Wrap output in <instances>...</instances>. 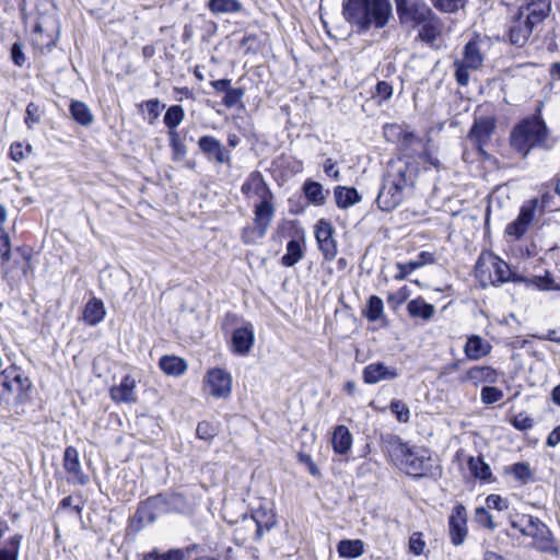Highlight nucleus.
Masks as SVG:
<instances>
[{
	"mask_svg": "<svg viewBox=\"0 0 560 560\" xmlns=\"http://www.w3.org/2000/svg\"><path fill=\"white\" fill-rule=\"evenodd\" d=\"M417 174L418 168L411 161L390 160L376 198L378 208L382 211L397 208L412 192Z\"/></svg>",
	"mask_w": 560,
	"mask_h": 560,
	"instance_id": "nucleus-1",
	"label": "nucleus"
},
{
	"mask_svg": "<svg viewBox=\"0 0 560 560\" xmlns=\"http://www.w3.org/2000/svg\"><path fill=\"white\" fill-rule=\"evenodd\" d=\"M386 452L397 467L416 479L441 475L440 466L428 448L409 446L397 435H388L385 441Z\"/></svg>",
	"mask_w": 560,
	"mask_h": 560,
	"instance_id": "nucleus-2",
	"label": "nucleus"
},
{
	"mask_svg": "<svg viewBox=\"0 0 560 560\" xmlns=\"http://www.w3.org/2000/svg\"><path fill=\"white\" fill-rule=\"evenodd\" d=\"M510 147L522 159H526L532 151H550L557 143L546 121L539 115H532L521 119L511 130Z\"/></svg>",
	"mask_w": 560,
	"mask_h": 560,
	"instance_id": "nucleus-3",
	"label": "nucleus"
},
{
	"mask_svg": "<svg viewBox=\"0 0 560 560\" xmlns=\"http://www.w3.org/2000/svg\"><path fill=\"white\" fill-rule=\"evenodd\" d=\"M342 14L359 33L384 28L393 18L389 0H343Z\"/></svg>",
	"mask_w": 560,
	"mask_h": 560,
	"instance_id": "nucleus-4",
	"label": "nucleus"
},
{
	"mask_svg": "<svg viewBox=\"0 0 560 560\" xmlns=\"http://www.w3.org/2000/svg\"><path fill=\"white\" fill-rule=\"evenodd\" d=\"M241 191L247 198L256 197L259 200L255 205L254 230L259 237H262L273 218L272 192L259 171H254L248 175Z\"/></svg>",
	"mask_w": 560,
	"mask_h": 560,
	"instance_id": "nucleus-5",
	"label": "nucleus"
},
{
	"mask_svg": "<svg viewBox=\"0 0 560 560\" xmlns=\"http://www.w3.org/2000/svg\"><path fill=\"white\" fill-rule=\"evenodd\" d=\"M475 271L483 287L487 284L497 287L508 281H526V278L512 272L510 266L504 260L491 253L480 255L476 262Z\"/></svg>",
	"mask_w": 560,
	"mask_h": 560,
	"instance_id": "nucleus-6",
	"label": "nucleus"
},
{
	"mask_svg": "<svg viewBox=\"0 0 560 560\" xmlns=\"http://www.w3.org/2000/svg\"><path fill=\"white\" fill-rule=\"evenodd\" d=\"M521 521H526V526L522 527L521 534L533 538L534 548L541 552L558 553L552 533L545 523L538 517L527 514H522Z\"/></svg>",
	"mask_w": 560,
	"mask_h": 560,
	"instance_id": "nucleus-7",
	"label": "nucleus"
},
{
	"mask_svg": "<svg viewBox=\"0 0 560 560\" xmlns=\"http://www.w3.org/2000/svg\"><path fill=\"white\" fill-rule=\"evenodd\" d=\"M483 56L477 40H469L463 50V59L454 61L455 80L466 86L469 83V70H477L482 66Z\"/></svg>",
	"mask_w": 560,
	"mask_h": 560,
	"instance_id": "nucleus-8",
	"label": "nucleus"
},
{
	"mask_svg": "<svg viewBox=\"0 0 560 560\" xmlns=\"http://www.w3.org/2000/svg\"><path fill=\"white\" fill-rule=\"evenodd\" d=\"M395 3L400 24L410 27L419 26L434 13L424 0H397Z\"/></svg>",
	"mask_w": 560,
	"mask_h": 560,
	"instance_id": "nucleus-9",
	"label": "nucleus"
},
{
	"mask_svg": "<svg viewBox=\"0 0 560 560\" xmlns=\"http://www.w3.org/2000/svg\"><path fill=\"white\" fill-rule=\"evenodd\" d=\"M177 499V495L158 494L148 498L141 502L135 514L136 520L141 525H147L155 522L162 515L171 512L172 503Z\"/></svg>",
	"mask_w": 560,
	"mask_h": 560,
	"instance_id": "nucleus-10",
	"label": "nucleus"
},
{
	"mask_svg": "<svg viewBox=\"0 0 560 560\" xmlns=\"http://www.w3.org/2000/svg\"><path fill=\"white\" fill-rule=\"evenodd\" d=\"M495 128L497 120L493 116H480L475 118L467 138L480 154L487 155L485 147L490 142Z\"/></svg>",
	"mask_w": 560,
	"mask_h": 560,
	"instance_id": "nucleus-11",
	"label": "nucleus"
},
{
	"mask_svg": "<svg viewBox=\"0 0 560 560\" xmlns=\"http://www.w3.org/2000/svg\"><path fill=\"white\" fill-rule=\"evenodd\" d=\"M243 524L246 529L255 527L254 539L259 541L264 534L276 525V516L271 510L258 508L253 511L250 516H243Z\"/></svg>",
	"mask_w": 560,
	"mask_h": 560,
	"instance_id": "nucleus-12",
	"label": "nucleus"
},
{
	"mask_svg": "<svg viewBox=\"0 0 560 560\" xmlns=\"http://www.w3.org/2000/svg\"><path fill=\"white\" fill-rule=\"evenodd\" d=\"M468 534L467 511L463 504H456L448 517V535L454 546L464 544Z\"/></svg>",
	"mask_w": 560,
	"mask_h": 560,
	"instance_id": "nucleus-13",
	"label": "nucleus"
},
{
	"mask_svg": "<svg viewBox=\"0 0 560 560\" xmlns=\"http://www.w3.org/2000/svg\"><path fill=\"white\" fill-rule=\"evenodd\" d=\"M206 387L209 389V394L211 396L215 398H225L231 394L232 376L223 369H212L207 373Z\"/></svg>",
	"mask_w": 560,
	"mask_h": 560,
	"instance_id": "nucleus-14",
	"label": "nucleus"
},
{
	"mask_svg": "<svg viewBox=\"0 0 560 560\" xmlns=\"http://www.w3.org/2000/svg\"><path fill=\"white\" fill-rule=\"evenodd\" d=\"M334 228L330 222L319 220L316 224L315 237L318 248L326 260H332L337 255V243L332 237Z\"/></svg>",
	"mask_w": 560,
	"mask_h": 560,
	"instance_id": "nucleus-15",
	"label": "nucleus"
},
{
	"mask_svg": "<svg viewBox=\"0 0 560 560\" xmlns=\"http://www.w3.org/2000/svg\"><path fill=\"white\" fill-rule=\"evenodd\" d=\"M536 205L537 201L533 200L521 208L517 218L505 228L508 236L520 240L527 232L535 215Z\"/></svg>",
	"mask_w": 560,
	"mask_h": 560,
	"instance_id": "nucleus-16",
	"label": "nucleus"
},
{
	"mask_svg": "<svg viewBox=\"0 0 560 560\" xmlns=\"http://www.w3.org/2000/svg\"><path fill=\"white\" fill-rule=\"evenodd\" d=\"M198 147L209 160H214L219 164H231V153L219 139L202 136L198 140Z\"/></svg>",
	"mask_w": 560,
	"mask_h": 560,
	"instance_id": "nucleus-17",
	"label": "nucleus"
},
{
	"mask_svg": "<svg viewBox=\"0 0 560 560\" xmlns=\"http://www.w3.org/2000/svg\"><path fill=\"white\" fill-rule=\"evenodd\" d=\"M535 26V24L527 22V18L524 16V9H520L509 26L510 42L517 47H523L528 42Z\"/></svg>",
	"mask_w": 560,
	"mask_h": 560,
	"instance_id": "nucleus-18",
	"label": "nucleus"
},
{
	"mask_svg": "<svg viewBox=\"0 0 560 560\" xmlns=\"http://www.w3.org/2000/svg\"><path fill=\"white\" fill-rule=\"evenodd\" d=\"M254 327L250 323H246L232 332L231 350L235 354L247 355L254 346Z\"/></svg>",
	"mask_w": 560,
	"mask_h": 560,
	"instance_id": "nucleus-19",
	"label": "nucleus"
},
{
	"mask_svg": "<svg viewBox=\"0 0 560 560\" xmlns=\"http://www.w3.org/2000/svg\"><path fill=\"white\" fill-rule=\"evenodd\" d=\"M500 373L490 365H476L466 371L460 377L462 383H469L474 386L480 384H495Z\"/></svg>",
	"mask_w": 560,
	"mask_h": 560,
	"instance_id": "nucleus-20",
	"label": "nucleus"
},
{
	"mask_svg": "<svg viewBox=\"0 0 560 560\" xmlns=\"http://www.w3.org/2000/svg\"><path fill=\"white\" fill-rule=\"evenodd\" d=\"M398 372L394 368H388L382 362H375L366 365L362 372V378L365 384H376L381 381L395 380Z\"/></svg>",
	"mask_w": 560,
	"mask_h": 560,
	"instance_id": "nucleus-21",
	"label": "nucleus"
},
{
	"mask_svg": "<svg viewBox=\"0 0 560 560\" xmlns=\"http://www.w3.org/2000/svg\"><path fill=\"white\" fill-rule=\"evenodd\" d=\"M520 9H524V16L527 18L529 24L536 26L544 22L551 11L550 0H526L525 5Z\"/></svg>",
	"mask_w": 560,
	"mask_h": 560,
	"instance_id": "nucleus-22",
	"label": "nucleus"
},
{
	"mask_svg": "<svg viewBox=\"0 0 560 560\" xmlns=\"http://www.w3.org/2000/svg\"><path fill=\"white\" fill-rule=\"evenodd\" d=\"M425 142L422 138L416 136L412 131H401L399 137V151L398 159H406L416 163V154L420 148H423Z\"/></svg>",
	"mask_w": 560,
	"mask_h": 560,
	"instance_id": "nucleus-23",
	"label": "nucleus"
},
{
	"mask_svg": "<svg viewBox=\"0 0 560 560\" xmlns=\"http://www.w3.org/2000/svg\"><path fill=\"white\" fill-rule=\"evenodd\" d=\"M110 397L116 402H135L137 400L135 378L125 375L119 385L110 388Z\"/></svg>",
	"mask_w": 560,
	"mask_h": 560,
	"instance_id": "nucleus-24",
	"label": "nucleus"
},
{
	"mask_svg": "<svg viewBox=\"0 0 560 560\" xmlns=\"http://www.w3.org/2000/svg\"><path fill=\"white\" fill-rule=\"evenodd\" d=\"M435 261L434 254L430 252H421L417 259L410 260L406 264L398 262L397 269L399 270L398 273L395 276L396 280H404L406 279L412 271H415L418 268H421L425 265L433 264Z\"/></svg>",
	"mask_w": 560,
	"mask_h": 560,
	"instance_id": "nucleus-25",
	"label": "nucleus"
},
{
	"mask_svg": "<svg viewBox=\"0 0 560 560\" xmlns=\"http://www.w3.org/2000/svg\"><path fill=\"white\" fill-rule=\"evenodd\" d=\"M332 450L336 454L347 455L352 446V434L349 429L343 425H337L331 438Z\"/></svg>",
	"mask_w": 560,
	"mask_h": 560,
	"instance_id": "nucleus-26",
	"label": "nucleus"
},
{
	"mask_svg": "<svg viewBox=\"0 0 560 560\" xmlns=\"http://www.w3.org/2000/svg\"><path fill=\"white\" fill-rule=\"evenodd\" d=\"M105 315L104 303L97 298H92L84 306L83 320L90 326L100 324L105 318Z\"/></svg>",
	"mask_w": 560,
	"mask_h": 560,
	"instance_id": "nucleus-27",
	"label": "nucleus"
},
{
	"mask_svg": "<svg viewBox=\"0 0 560 560\" xmlns=\"http://www.w3.org/2000/svg\"><path fill=\"white\" fill-rule=\"evenodd\" d=\"M490 350L491 346L477 335L469 337L464 347V352L469 360H479L486 357Z\"/></svg>",
	"mask_w": 560,
	"mask_h": 560,
	"instance_id": "nucleus-28",
	"label": "nucleus"
},
{
	"mask_svg": "<svg viewBox=\"0 0 560 560\" xmlns=\"http://www.w3.org/2000/svg\"><path fill=\"white\" fill-rule=\"evenodd\" d=\"M63 468L65 470L72 475L77 480L81 483L83 480V472L81 469V464L79 459L78 450L73 446H67L63 453Z\"/></svg>",
	"mask_w": 560,
	"mask_h": 560,
	"instance_id": "nucleus-29",
	"label": "nucleus"
},
{
	"mask_svg": "<svg viewBox=\"0 0 560 560\" xmlns=\"http://www.w3.org/2000/svg\"><path fill=\"white\" fill-rule=\"evenodd\" d=\"M407 312L411 317L429 320L433 317L435 307L422 298H417L408 302Z\"/></svg>",
	"mask_w": 560,
	"mask_h": 560,
	"instance_id": "nucleus-30",
	"label": "nucleus"
},
{
	"mask_svg": "<svg viewBox=\"0 0 560 560\" xmlns=\"http://www.w3.org/2000/svg\"><path fill=\"white\" fill-rule=\"evenodd\" d=\"M336 205L340 209H347L361 200V196L353 187L337 186L334 190Z\"/></svg>",
	"mask_w": 560,
	"mask_h": 560,
	"instance_id": "nucleus-31",
	"label": "nucleus"
},
{
	"mask_svg": "<svg viewBox=\"0 0 560 560\" xmlns=\"http://www.w3.org/2000/svg\"><path fill=\"white\" fill-rule=\"evenodd\" d=\"M467 464L471 475L475 478L486 482H491L494 480L489 464H487L481 456H470L467 460Z\"/></svg>",
	"mask_w": 560,
	"mask_h": 560,
	"instance_id": "nucleus-32",
	"label": "nucleus"
},
{
	"mask_svg": "<svg viewBox=\"0 0 560 560\" xmlns=\"http://www.w3.org/2000/svg\"><path fill=\"white\" fill-rule=\"evenodd\" d=\"M159 365L164 373L173 376H180L187 371L186 361L176 355H163Z\"/></svg>",
	"mask_w": 560,
	"mask_h": 560,
	"instance_id": "nucleus-33",
	"label": "nucleus"
},
{
	"mask_svg": "<svg viewBox=\"0 0 560 560\" xmlns=\"http://www.w3.org/2000/svg\"><path fill=\"white\" fill-rule=\"evenodd\" d=\"M440 19L433 13L425 22L420 23L421 26L418 37L425 43H433L440 35Z\"/></svg>",
	"mask_w": 560,
	"mask_h": 560,
	"instance_id": "nucleus-34",
	"label": "nucleus"
},
{
	"mask_svg": "<svg viewBox=\"0 0 560 560\" xmlns=\"http://www.w3.org/2000/svg\"><path fill=\"white\" fill-rule=\"evenodd\" d=\"M337 551L341 558H358L364 553V542L361 539H343L338 542Z\"/></svg>",
	"mask_w": 560,
	"mask_h": 560,
	"instance_id": "nucleus-35",
	"label": "nucleus"
},
{
	"mask_svg": "<svg viewBox=\"0 0 560 560\" xmlns=\"http://www.w3.org/2000/svg\"><path fill=\"white\" fill-rule=\"evenodd\" d=\"M303 192L306 199L315 206H323L326 202V195H328V190L324 192V188L320 183L311 179H307L304 183Z\"/></svg>",
	"mask_w": 560,
	"mask_h": 560,
	"instance_id": "nucleus-36",
	"label": "nucleus"
},
{
	"mask_svg": "<svg viewBox=\"0 0 560 560\" xmlns=\"http://www.w3.org/2000/svg\"><path fill=\"white\" fill-rule=\"evenodd\" d=\"M304 257V248L299 240H291L287 244V253L281 258L285 267H293Z\"/></svg>",
	"mask_w": 560,
	"mask_h": 560,
	"instance_id": "nucleus-37",
	"label": "nucleus"
},
{
	"mask_svg": "<svg viewBox=\"0 0 560 560\" xmlns=\"http://www.w3.org/2000/svg\"><path fill=\"white\" fill-rule=\"evenodd\" d=\"M207 7L213 14L236 13L243 9L238 0H209Z\"/></svg>",
	"mask_w": 560,
	"mask_h": 560,
	"instance_id": "nucleus-38",
	"label": "nucleus"
},
{
	"mask_svg": "<svg viewBox=\"0 0 560 560\" xmlns=\"http://www.w3.org/2000/svg\"><path fill=\"white\" fill-rule=\"evenodd\" d=\"M505 472L512 475L523 485L532 481L534 478L533 470L528 463L518 462L505 468Z\"/></svg>",
	"mask_w": 560,
	"mask_h": 560,
	"instance_id": "nucleus-39",
	"label": "nucleus"
},
{
	"mask_svg": "<svg viewBox=\"0 0 560 560\" xmlns=\"http://www.w3.org/2000/svg\"><path fill=\"white\" fill-rule=\"evenodd\" d=\"M72 118L82 126H90L93 122V115L90 108L82 102L73 101L70 105Z\"/></svg>",
	"mask_w": 560,
	"mask_h": 560,
	"instance_id": "nucleus-40",
	"label": "nucleus"
},
{
	"mask_svg": "<svg viewBox=\"0 0 560 560\" xmlns=\"http://www.w3.org/2000/svg\"><path fill=\"white\" fill-rule=\"evenodd\" d=\"M185 117V112L180 105H172L167 108L164 115V124L168 131H176V128L182 124Z\"/></svg>",
	"mask_w": 560,
	"mask_h": 560,
	"instance_id": "nucleus-41",
	"label": "nucleus"
},
{
	"mask_svg": "<svg viewBox=\"0 0 560 560\" xmlns=\"http://www.w3.org/2000/svg\"><path fill=\"white\" fill-rule=\"evenodd\" d=\"M384 312V304L381 298L372 295L368 300L366 310L363 312L364 316L370 322L378 320Z\"/></svg>",
	"mask_w": 560,
	"mask_h": 560,
	"instance_id": "nucleus-42",
	"label": "nucleus"
},
{
	"mask_svg": "<svg viewBox=\"0 0 560 560\" xmlns=\"http://www.w3.org/2000/svg\"><path fill=\"white\" fill-rule=\"evenodd\" d=\"M173 161L179 162L186 158L187 148L177 131H168Z\"/></svg>",
	"mask_w": 560,
	"mask_h": 560,
	"instance_id": "nucleus-43",
	"label": "nucleus"
},
{
	"mask_svg": "<svg viewBox=\"0 0 560 560\" xmlns=\"http://www.w3.org/2000/svg\"><path fill=\"white\" fill-rule=\"evenodd\" d=\"M5 378H8V376H5ZM2 385L8 392H18L19 394H23L31 387V382L26 376L18 373L11 380H5Z\"/></svg>",
	"mask_w": 560,
	"mask_h": 560,
	"instance_id": "nucleus-44",
	"label": "nucleus"
},
{
	"mask_svg": "<svg viewBox=\"0 0 560 560\" xmlns=\"http://www.w3.org/2000/svg\"><path fill=\"white\" fill-rule=\"evenodd\" d=\"M433 7L443 13H456L465 9L468 0H430Z\"/></svg>",
	"mask_w": 560,
	"mask_h": 560,
	"instance_id": "nucleus-45",
	"label": "nucleus"
},
{
	"mask_svg": "<svg viewBox=\"0 0 560 560\" xmlns=\"http://www.w3.org/2000/svg\"><path fill=\"white\" fill-rule=\"evenodd\" d=\"M245 95V89L243 88H230L223 100H222V104L228 107V108H231V107H234L238 104H242V100Z\"/></svg>",
	"mask_w": 560,
	"mask_h": 560,
	"instance_id": "nucleus-46",
	"label": "nucleus"
},
{
	"mask_svg": "<svg viewBox=\"0 0 560 560\" xmlns=\"http://www.w3.org/2000/svg\"><path fill=\"white\" fill-rule=\"evenodd\" d=\"M503 396V392L494 386H483L480 393V399L485 405L495 404L500 401Z\"/></svg>",
	"mask_w": 560,
	"mask_h": 560,
	"instance_id": "nucleus-47",
	"label": "nucleus"
},
{
	"mask_svg": "<svg viewBox=\"0 0 560 560\" xmlns=\"http://www.w3.org/2000/svg\"><path fill=\"white\" fill-rule=\"evenodd\" d=\"M527 281L537 287L539 290H559V285L555 283L553 278L548 271L545 273V276H536L530 280L526 279L525 282Z\"/></svg>",
	"mask_w": 560,
	"mask_h": 560,
	"instance_id": "nucleus-48",
	"label": "nucleus"
},
{
	"mask_svg": "<svg viewBox=\"0 0 560 560\" xmlns=\"http://www.w3.org/2000/svg\"><path fill=\"white\" fill-rule=\"evenodd\" d=\"M390 410L396 416V419L401 423H407L410 419V410L408 406L401 400L394 399L390 402Z\"/></svg>",
	"mask_w": 560,
	"mask_h": 560,
	"instance_id": "nucleus-49",
	"label": "nucleus"
},
{
	"mask_svg": "<svg viewBox=\"0 0 560 560\" xmlns=\"http://www.w3.org/2000/svg\"><path fill=\"white\" fill-rule=\"evenodd\" d=\"M419 163L429 164V165L433 166L434 168H439L440 164H441L439 159L433 156L430 153L427 143H424L423 148H420L419 151L416 154V163H415V165L418 167Z\"/></svg>",
	"mask_w": 560,
	"mask_h": 560,
	"instance_id": "nucleus-50",
	"label": "nucleus"
},
{
	"mask_svg": "<svg viewBox=\"0 0 560 560\" xmlns=\"http://www.w3.org/2000/svg\"><path fill=\"white\" fill-rule=\"evenodd\" d=\"M475 521L491 530L497 528V524L493 522L492 515L488 512L487 508L479 506L475 510Z\"/></svg>",
	"mask_w": 560,
	"mask_h": 560,
	"instance_id": "nucleus-51",
	"label": "nucleus"
},
{
	"mask_svg": "<svg viewBox=\"0 0 560 560\" xmlns=\"http://www.w3.org/2000/svg\"><path fill=\"white\" fill-rule=\"evenodd\" d=\"M143 560H184V553L178 549L165 553L150 552L144 556Z\"/></svg>",
	"mask_w": 560,
	"mask_h": 560,
	"instance_id": "nucleus-52",
	"label": "nucleus"
},
{
	"mask_svg": "<svg viewBox=\"0 0 560 560\" xmlns=\"http://www.w3.org/2000/svg\"><path fill=\"white\" fill-rule=\"evenodd\" d=\"M394 89L392 84L386 81L377 82L373 97H378L380 103L388 101L393 96Z\"/></svg>",
	"mask_w": 560,
	"mask_h": 560,
	"instance_id": "nucleus-53",
	"label": "nucleus"
},
{
	"mask_svg": "<svg viewBox=\"0 0 560 560\" xmlns=\"http://www.w3.org/2000/svg\"><path fill=\"white\" fill-rule=\"evenodd\" d=\"M487 509L505 511L509 509V501L499 494H489L486 499Z\"/></svg>",
	"mask_w": 560,
	"mask_h": 560,
	"instance_id": "nucleus-54",
	"label": "nucleus"
},
{
	"mask_svg": "<svg viewBox=\"0 0 560 560\" xmlns=\"http://www.w3.org/2000/svg\"><path fill=\"white\" fill-rule=\"evenodd\" d=\"M196 434L199 439L209 441L217 434V429L209 422H199L196 429Z\"/></svg>",
	"mask_w": 560,
	"mask_h": 560,
	"instance_id": "nucleus-55",
	"label": "nucleus"
},
{
	"mask_svg": "<svg viewBox=\"0 0 560 560\" xmlns=\"http://www.w3.org/2000/svg\"><path fill=\"white\" fill-rule=\"evenodd\" d=\"M425 541L422 539V534L419 532L413 533L409 538V551L416 556L423 553Z\"/></svg>",
	"mask_w": 560,
	"mask_h": 560,
	"instance_id": "nucleus-56",
	"label": "nucleus"
},
{
	"mask_svg": "<svg viewBox=\"0 0 560 560\" xmlns=\"http://www.w3.org/2000/svg\"><path fill=\"white\" fill-rule=\"evenodd\" d=\"M512 424L516 430L526 431L533 428L534 420L527 415L521 412L513 418Z\"/></svg>",
	"mask_w": 560,
	"mask_h": 560,
	"instance_id": "nucleus-57",
	"label": "nucleus"
},
{
	"mask_svg": "<svg viewBox=\"0 0 560 560\" xmlns=\"http://www.w3.org/2000/svg\"><path fill=\"white\" fill-rule=\"evenodd\" d=\"M144 106L150 117V122H153L160 116L161 108H164V105L156 98L144 102Z\"/></svg>",
	"mask_w": 560,
	"mask_h": 560,
	"instance_id": "nucleus-58",
	"label": "nucleus"
},
{
	"mask_svg": "<svg viewBox=\"0 0 560 560\" xmlns=\"http://www.w3.org/2000/svg\"><path fill=\"white\" fill-rule=\"evenodd\" d=\"M11 58L15 66H18V67L24 66V63L26 61V57H25V54L23 52L22 45L20 43H14L12 45Z\"/></svg>",
	"mask_w": 560,
	"mask_h": 560,
	"instance_id": "nucleus-59",
	"label": "nucleus"
},
{
	"mask_svg": "<svg viewBox=\"0 0 560 560\" xmlns=\"http://www.w3.org/2000/svg\"><path fill=\"white\" fill-rule=\"evenodd\" d=\"M26 116H25V124L28 128H32L34 124L39 122V114H38V106L34 103H30L26 106Z\"/></svg>",
	"mask_w": 560,
	"mask_h": 560,
	"instance_id": "nucleus-60",
	"label": "nucleus"
},
{
	"mask_svg": "<svg viewBox=\"0 0 560 560\" xmlns=\"http://www.w3.org/2000/svg\"><path fill=\"white\" fill-rule=\"evenodd\" d=\"M298 458L302 464H305L308 467V471L312 476L318 477L320 476V471L316 464L313 462L311 455L305 453H299Z\"/></svg>",
	"mask_w": 560,
	"mask_h": 560,
	"instance_id": "nucleus-61",
	"label": "nucleus"
},
{
	"mask_svg": "<svg viewBox=\"0 0 560 560\" xmlns=\"http://www.w3.org/2000/svg\"><path fill=\"white\" fill-rule=\"evenodd\" d=\"M0 257L3 260H9L10 258V240L2 228H0Z\"/></svg>",
	"mask_w": 560,
	"mask_h": 560,
	"instance_id": "nucleus-62",
	"label": "nucleus"
},
{
	"mask_svg": "<svg viewBox=\"0 0 560 560\" xmlns=\"http://www.w3.org/2000/svg\"><path fill=\"white\" fill-rule=\"evenodd\" d=\"M10 156L15 162H20L25 158L24 147L21 142H15L11 144Z\"/></svg>",
	"mask_w": 560,
	"mask_h": 560,
	"instance_id": "nucleus-63",
	"label": "nucleus"
},
{
	"mask_svg": "<svg viewBox=\"0 0 560 560\" xmlns=\"http://www.w3.org/2000/svg\"><path fill=\"white\" fill-rule=\"evenodd\" d=\"M560 443V424L556 427L547 436L546 444L549 447H555Z\"/></svg>",
	"mask_w": 560,
	"mask_h": 560,
	"instance_id": "nucleus-64",
	"label": "nucleus"
}]
</instances>
